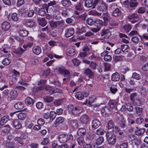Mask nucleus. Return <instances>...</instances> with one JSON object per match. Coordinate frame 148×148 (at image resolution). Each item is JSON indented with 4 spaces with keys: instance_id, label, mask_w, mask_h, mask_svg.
<instances>
[{
    "instance_id": "9b49d317",
    "label": "nucleus",
    "mask_w": 148,
    "mask_h": 148,
    "mask_svg": "<svg viewBox=\"0 0 148 148\" xmlns=\"http://www.w3.org/2000/svg\"><path fill=\"white\" fill-rule=\"evenodd\" d=\"M10 27V23L6 21L3 22L1 25L2 29L6 31Z\"/></svg>"
},
{
    "instance_id": "0eeeda50",
    "label": "nucleus",
    "mask_w": 148,
    "mask_h": 148,
    "mask_svg": "<svg viewBox=\"0 0 148 148\" xmlns=\"http://www.w3.org/2000/svg\"><path fill=\"white\" fill-rule=\"evenodd\" d=\"M23 24L27 27H33L35 25V23L33 21L29 19L25 20Z\"/></svg>"
},
{
    "instance_id": "69168bd1",
    "label": "nucleus",
    "mask_w": 148,
    "mask_h": 148,
    "mask_svg": "<svg viewBox=\"0 0 148 148\" xmlns=\"http://www.w3.org/2000/svg\"><path fill=\"white\" fill-rule=\"evenodd\" d=\"M137 97V95L136 93H132L130 95L131 100L133 101H135Z\"/></svg>"
},
{
    "instance_id": "6e6552de",
    "label": "nucleus",
    "mask_w": 148,
    "mask_h": 148,
    "mask_svg": "<svg viewBox=\"0 0 148 148\" xmlns=\"http://www.w3.org/2000/svg\"><path fill=\"white\" fill-rule=\"evenodd\" d=\"M102 36H104L105 38H108L111 35V32L108 29H105L103 30L101 33Z\"/></svg>"
},
{
    "instance_id": "f704fd0d",
    "label": "nucleus",
    "mask_w": 148,
    "mask_h": 148,
    "mask_svg": "<svg viewBox=\"0 0 148 148\" xmlns=\"http://www.w3.org/2000/svg\"><path fill=\"white\" fill-rule=\"evenodd\" d=\"M121 11L118 8L116 9L112 12V15L114 16H117L120 15Z\"/></svg>"
},
{
    "instance_id": "e433bc0d",
    "label": "nucleus",
    "mask_w": 148,
    "mask_h": 148,
    "mask_svg": "<svg viewBox=\"0 0 148 148\" xmlns=\"http://www.w3.org/2000/svg\"><path fill=\"white\" fill-rule=\"evenodd\" d=\"M11 18L10 17L9 20L11 18L14 21H17L18 19V17L17 16V14L16 13H13L11 16Z\"/></svg>"
},
{
    "instance_id": "473e14b6",
    "label": "nucleus",
    "mask_w": 148,
    "mask_h": 148,
    "mask_svg": "<svg viewBox=\"0 0 148 148\" xmlns=\"http://www.w3.org/2000/svg\"><path fill=\"white\" fill-rule=\"evenodd\" d=\"M44 101L50 103L53 101V98L49 96H46L43 98Z\"/></svg>"
},
{
    "instance_id": "5fc2aeb1",
    "label": "nucleus",
    "mask_w": 148,
    "mask_h": 148,
    "mask_svg": "<svg viewBox=\"0 0 148 148\" xmlns=\"http://www.w3.org/2000/svg\"><path fill=\"white\" fill-rule=\"evenodd\" d=\"M96 99V97L94 96H92L89 99L88 102V104L90 106L92 105V103H93Z\"/></svg>"
},
{
    "instance_id": "f03ea898",
    "label": "nucleus",
    "mask_w": 148,
    "mask_h": 148,
    "mask_svg": "<svg viewBox=\"0 0 148 148\" xmlns=\"http://www.w3.org/2000/svg\"><path fill=\"white\" fill-rule=\"evenodd\" d=\"M67 109L69 112L71 114L76 115L79 114L82 111L83 108L79 107H73L72 105L68 106Z\"/></svg>"
},
{
    "instance_id": "79ce46f5",
    "label": "nucleus",
    "mask_w": 148,
    "mask_h": 148,
    "mask_svg": "<svg viewBox=\"0 0 148 148\" xmlns=\"http://www.w3.org/2000/svg\"><path fill=\"white\" fill-rule=\"evenodd\" d=\"M104 138L103 137H101L98 138L96 141V143L97 145L101 144L103 142Z\"/></svg>"
},
{
    "instance_id": "bf43d9fd",
    "label": "nucleus",
    "mask_w": 148,
    "mask_h": 148,
    "mask_svg": "<svg viewBox=\"0 0 148 148\" xmlns=\"http://www.w3.org/2000/svg\"><path fill=\"white\" fill-rule=\"evenodd\" d=\"M105 131L103 130L101 128H99L96 131V133L98 135H102L104 133Z\"/></svg>"
},
{
    "instance_id": "20e7f679",
    "label": "nucleus",
    "mask_w": 148,
    "mask_h": 148,
    "mask_svg": "<svg viewBox=\"0 0 148 148\" xmlns=\"http://www.w3.org/2000/svg\"><path fill=\"white\" fill-rule=\"evenodd\" d=\"M107 6L103 1H101V4L97 7V10L103 13L107 12Z\"/></svg>"
},
{
    "instance_id": "f3484780",
    "label": "nucleus",
    "mask_w": 148,
    "mask_h": 148,
    "mask_svg": "<svg viewBox=\"0 0 148 148\" xmlns=\"http://www.w3.org/2000/svg\"><path fill=\"white\" fill-rule=\"evenodd\" d=\"M85 6L88 8H90L93 5V0H85Z\"/></svg>"
},
{
    "instance_id": "4468645a",
    "label": "nucleus",
    "mask_w": 148,
    "mask_h": 148,
    "mask_svg": "<svg viewBox=\"0 0 148 148\" xmlns=\"http://www.w3.org/2000/svg\"><path fill=\"white\" fill-rule=\"evenodd\" d=\"M103 19L104 21V25H107L109 20L110 19V16L107 12L104 13L103 14Z\"/></svg>"
},
{
    "instance_id": "58836bf2",
    "label": "nucleus",
    "mask_w": 148,
    "mask_h": 148,
    "mask_svg": "<svg viewBox=\"0 0 148 148\" xmlns=\"http://www.w3.org/2000/svg\"><path fill=\"white\" fill-rule=\"evenodd\" d=\"M1 50L5 53H7L9 51V48L7 45H5L1 49Z\"/></svg>"
},
{
    "instance_id": "2f4dec72",
    "label": "nucleus",
    "mask_w": 148,
    "mask_h": 148,
    "mask_svg": "<svg viewBox=\"0 0 148 148\" xmlns=\"http://www.w3.org/2000/svg\"><path fill=\"white\" fill-rule=\"evenodd\" d=\"M39 25L42 27L45 26L47 24V22L45 18L40 19L38 21Z\"/></svg>"
},
{
    "instance_id": "9d476101",
    "label": "nucleus",
    "mask_w": 148,
    "mask_h": 148,
    "mask_svg": "<svg viewBox=\"0 0 148 148\" xmlns=\"http://www.w3.org/2000/svg\"><path fill=\"white\" fill-rule=\"evenodd\" d=\"M80 121L81 123L86 124L89 121V119L87 115L86 114H84L80 117Z\"/></svg>"
},
{
    "instance_id": "39448f33",
    "label": "nucleus",
    "mask_w": 148,
    "mask_h": 148,
    "mask_svg": "<svg viewBox=\"0 0 148 148\" xmlns=\"http://www.w3.org/2000/svg\"><path fill=\"white\" fill-rule=\"evenodd\" d=\"M59 73L64 75L65 77H66V78L69 79L70 77L69 72L66 69L60 68L59 69Z\"/></svg>"
},
{
    "instance_id": "7ed1b4c3",
    "label": "nucleus",
    "mask_w": 148,
    "mask_h": 148,
    "mask_svg": "<svg viewBox=\"0 0 148 148\" xmlns=\"http://www.w3.org/2000/svg\"><path fill=\"white\" fill-rule=\"evenodd\" d=\"M106 136L107 140L108 143L111 145L114 144L116 141V138L114 135H112L110 136V134L109 132L106 133Z\"/></svg>"
},
{
    "instance_id": "37998d69",
    "label": "nucleus",
    "mask_w": 148,
    "mask_h": 148,
    "mask_svg": "<svg viewBox=\"0 0 148 148\" xmlns=\"http://www.w3.org/2000/svg\"><path fill=\"white\" fill-rule=\"evenodd\" d=\"M145 131L144 129H139L136 131V134L138 135H140L144 133Z\"/></svg>"
},
{
    "instance_id": "72a5a7b5",
    "label": "nucleus",
    "mask_w": 148,
    "mask_h": 148,
    "mask_svg": "<svg viewBox=\"0 0 148 148\" xmlns=\"http://www.w3.org/2000/svg\"><path fill=\"white\" fill-rule=\"evenodd\" d=\"M47 56L50 58H52L53 57L57 59H60L62 58V56L57 55L56 54H53L51 53H48L47 54Z\"/></svg>"
},
{
    "instance_id": "de8ad7c7",
    "label": "nucleus",
    "mask_w": 148,
    "mask_h": 148,
    "mask_svg": "<svg viewBox=\"0 0 148 148\" xmlns=\"http://www.w3.org/2000/svg\"><path fill=\"white\" fill-rule=\"evenodd\" d=\"M103 22L102 21L99 19H97L95 21V25L97 26L98 27L101 26L103 25Z\"/></svg>"
},
{
    "instance_id": "e2e57ef3",
    "label": "nucleus",
    "mask_w": 148,
    "mask_h": 148,
    "mask_svg": "<svg viewBox=\"0 0 148 148\" xmlns=\"http://www.w3.org/2000/svg\"><path fill=\"white\" fill-rule=\"evenodd\" d=\"M10 60L9 59L5 58L3 61L2 63L4 65H7L10 63Z\"/></svg>"
},
{
    "instance_id": "8fccbe9b",
    "label": "nucleus",
    "mask_w": 148,
    "mask_h": 148,
    "mask_svg": "<svg viewBox=\"0 0 148 148\" xmlns=\"http://www.w3.org/2000/svg\"><path fill=\"white\" fill-rule=\"evenodd\" d=\"M50 69H48L44 71L42 74V76L44 78L50 75Z\"/></svg>"
},
{
    "instance_id": "4be33fe9",
    "label": "nucleus",
    "mask_w": 148,
    "mask_h": 148,
    "mask_svg": "<svg viewBox=\"0 0 148 148\" xmlns=\"http://www.w3.org/2000/svg\"><path fill=\"white\" fill-rule=\"evenodd\" d=\"M46 81L45 80H41L38 83V85H41V86L38 88V90H42L45 88V86L44 84L46 82Z\"/></svg>"
},
{
    "instance_id": "b1692460",
    "label": "nucleus",
    "mask_w": 148,
    "mask_h": 148,
    "mask_svg": "<svg viewBox=\"0 0 148 148\" xmlns=\"http://www.w3.org/2000/svg\"><path fill=\"white\" fill-rule=\"evenodd\" d=\"M9 116H5L2 117L0 121V125H3L5 124L8 120Z\"/></svg>"
},
{
    "instance_id": "338daca9",
    "label": "nucleus",
    "mask_w": 148,
    "mask_h": 148,
    "mask_svg": "<svg viewBox=\"0 0 148 148\" xmlns=\"http://www.w3.org/2000/svg\"><path fill=\"white\" fill-rule=\"evenodd\" d=\"M16 77L15 76V75H12V76L10 77V83L12 84L13 83L16 81Z\"/></svg>"
},
{
    "instance_id": "5701e85b",
    "label": "nucleus",
    "mask_w": 148,
    "mask_h": 148,
    "mask_svg": "<svg viewBox=\"0 0 148 148\" xmlns=\"http://www.w3.org/2000/svg\"><path fill=\"white\" fill-rule=\"evenodd\" d=\"M125 108L129 111L132 110L133 109L132 106L129 103H127L125 106H123L121 108V110H124V108Z\"/></svg>"
},
{
    "instance_id": "ddd939ff",
    "label": "nucleus",
    "mask_w": 148,
    "mask_h": 148,
    "mask_svg": "<svg viewBox=\"0 0 148 148\" xmlns=\"http://www.w3.org/2000/svg\"><path fill=\"white\" fill-rule=\"evenodd\" d=\"M47 10L48 8L47 7H42V8L39 9V10L38 12V13L41 16H44L46 14V11L45 10Z\"/></svg>"
},
{
    "instance_id": "6e6d98bb",
    "label": "nucleus",
    "mask_w": 148,
    "mask_h": 148,
    "mask_svg": "<svg viewBox=\"0 0 148 148\" xmlns=\"http://www.w3.org/2000/svg\"><path fill=\"white\" fill-rule=\"evenodd\" d=\"M103 1L102 0H94L93 2V5L92 8L94 9L95 8V6L98 4L99 5L101 4V1Z\"/></svg>"
},
{
    "instance_id": "423d86ee",
    "label": "nucleus",
    "mask_w": 148,
    "mask_h": 148,
    "mask_svg": "<svg viewBox=\"0 0 148 148\" xmlns=\"http://www.w3.org/2000/svg\"><path fill=\"white\" fill-rule=\"evenodd\" d=\"M100 125V121L97 120H93L92 122V127L93 130L97 129L99 126Z\"/></svg>"
},
{
    "instance_id": "c9c22d12",
    "label": "nucleus",
    "mask_w": 148,
    "mask_h": 148,
    "mask_svg": "<svg viewBox=\"0 0 148 148\" xmlns=\"http://www.w3.org/2000/svg\"><path fill=\"white\" fill-rule=\"evenodd\" d=\"M86 132V130L84 128H80L78 130L77 134L79 136H82Z\"/></svg>"
},
{
    "instance_id": "2eb2a0df",
    "label": "nucleus",
    "mask_w": 148,
    "mask_h": 148,
    "mask_svg": "<svg viewBox=\"0 0 148 148\" xmlns=\"http://www.w3.org/2000/svg\"><path fill=\"white\" fill-rule=\"evenodd\" d=\"M138 18V16L137 14H134L129 16L128 17V18L130 20H131V22L133 23L136 22V19H137Z\"/></svg>"
},
{
    "instance_id": "bb28decb",
    "label": "nucleus",
    "mask_w": 148,
    "mask_h": 148,
    "mask_svg": "<svg viewBox=\"0 0 148 148\" xmlns=\"http://www.w3.org/2000/svg\"><path fill=\"white\" fill-rule=\"evenodd\" d=\"M23 104L21 102H18L16 103L14 106V108L17 109L21 110L23 108Z\"/></svg>"
},
{
    "instance_id": "ea45409f",
    "label": "nucleus",
    "mask_w": 148,
    "mask_h": 148,
    "mask_svg": "<svg viewBox=\"0 0 148 148\" xmlns=\"http://www.w3.org/2000/svg\"><path fill=\"white\" fill-rule=\"evenodd\" d=\"M132 77L133 78L137 80H139L141 79L140 75L136 72H134L133 73Z\"/></svg>"
},
{
    "instance_id": "6ab92c4d",
    "label": "nucleus",
    "mask_w": 148,
    "mask_h": 148,
    "mask_svg": "<svg viewBox=\"0 0 148 148\" xmlns=\"http://www.w3.org/2000/svg\"><path fill=\"white\" fill-rule=\"evenodd\" d=\"M117 103L115 100H112L110 101L108 105L110 109L116 108Z\"/></svg>"
},
{
    "instance_id": "09e8293b",
    "label": "nucleus",
    "mask_w": 148,
    "mask_h": 148,
    "mask_svg": "<svg viewBox=\"0 0 148 148\" xmlns=\"http://www.w3.org/2000/svg\"><path fill=\"white\" fill-rule=\"evenodd\" d=\"M19 33L20 35L22 36H26L29 32L27 31L21 30L19 31Z\"/></svg>"
},
{
    "instance_id": "aec40b11",
    "label": "nucleus",
    "mask_w": 148,
    "mask_h": 148,
    "mask_svg": "<svg viewBox=\"0 0 148 148\" xmlns=\"http://www.w3.org/2000/svg\"><path fill=\"white\" fill-rule=\"evenodd\" d=\"M33 51L34 53L38 55L41 52V49L38 46H35L33 47Z\"/></svg>"
},
{
    "instance_id": "864d4df0",
    "label": "nucleus",
    "mask_w": 148,
    "mask_h": 148,
    "mask_svg": "<svg viewBox=\"0 0 148 148\" xmlns=\"http://www.w3.org/2000/svg\"><path fill=\"white\" fill-rule=\"evenodd\" d=\"M130 1V6L131 8L136 6L138 4V2L136 1Z\"/></svg>"
},
{
    "instance_id": "603ef678",
    "label": "nucleus",
    "mask_w": 148,
    "mask_h": 148,
    "mask_svg": "<svg viewBox=\"0 0 148 148\" xmlns=\"http://www.w3.org/2000/svg\"><path fill=\"white\" fill-rule=\"evenodd\" d=\"M60 92V90L58 88H53L49 90V93L51 94H52L56 92L59 93Z\"/></svg>"
},
{
    "instance_id": "c756f323",
    "label": "nucleus",
    "mask_w": 148,
    "mask_h": 148,
    "mask_svg": "<svg viewBox=\"0 0 148 148\" xmlns=\"http://www.w3.org/2000/svg\"><path fill=\"white\" fill-rule=\"evenodd\" d=\"M84 96V95L81 92H77L75 95L76 98L79 100L82 99Z\"/></svg>"
},
{
    "instance_id": "a878e982",
    "label": "nucleus",
    "mask_w": 148,
    "mask_h": 148,
    "mask_svg": "<svg viewBox=\"0 0 148 148\" xmlns=\"http://www.w3.org/2000/svg\"><path fill=\"white\" fill-rule=\"evenodd\" d=\"M61 3L63 6L66 7L69 6L71 4V2L69 0H62Z\"/></svg>"
},
{
    "instance_id": "412c9836",
    "label": "nucleus",
    "mask_w": 148,
    "mask_h": 148,
    "mask_svg": "<svg viewBox=\"0 0 148 148\" xmlns=\"http://www.w3.org/2000/svg\"><path fill=\"white\" fill-rule=\"evenodd\" d=\"M25 104L28 106H31L33 104L34 101L32 99L29 97H27L25 99Z\"/></svg>"
},
{
    "instance_id": "4c0bfd02",
    "label": "nucleus",
    "mask_w": 148,
    "mask_h": 148,
    "mask_svg": "<svg viewBox=\"0 0 148 148\" xmlns=\"http://www.w3.org/2000/svg\"><path fill=\"white\" fill-rule=\"evenodd\" d=\"M85 73L89 76V77H91L93 75V72L91 71V70L89 69H87L85 70Z\"/></svg>"
},
{
    "instance_id": "49530a36",
    "label": "nucleus",
    "mask_w": 148,
    "mask_h": 148,
    "mask_svg": "<svg viewBox=\"0 0 148 148\" xmlns=\"http://www.w3.org/2000/svg\"><path fill=\"white\" fill-rule=\"evenodd\" d=\"M70 123L71 126L74 128H76L78 126V123L75 120H71L70 122Z\"/></svg>"
},
{
    "instance_id": "052dcab7",
    "label": "nucleus",
    "mask_w": 148,
    "mask_h": 148,
    "mask_svg": "<svg viewBox=\"0 0 148 148\" xmlns=\"http://www.w3.org/2000/svg\"><path fill=\"white\" fill-rule=\"evenodd\" d=\"M49 142V140L48 138H44L41 144L43 145H47Z\"/></svg>"
},
{
    "instance_id": "f257e3e1",
    "label": "nucleus",
    "mask_w": 148,
    "mask_h": 148,
    "mask_svg": "<svg viewBox=\"0 0 148 148\" xmlns=\"http://www.w3.org/2000/svg\"><path fill=\"white\" fill-rule=\"evenodd\" d=\"M73 138V136L72 134H70L68 135L64 134L60 135L58 138L59 141L62 143H65L67 141L72 140Z\"/></svg>"
},
{
    "instance_id": "774afa93",
    "label": "nucleus",
    "mask_w": 148,
    "mask_h": 148,
    "mask_svg": "<svg viewBox=\"0 0 148 148\" xmlns=\"http://www.w3.org/2000/svg\"><path fill=\"white\" fill-rule=\"evenodd\" d=\"M56 115V114L55 112H51L50 114V120L52 119V120H53L55 118Z\"/></svg>"
},
{
    "instance_id": "a19ab883",
    "label": "nucleus",
    "mask_w": 148,
    "mask_h": 148,
    "mask_svg": "<svg viewBox=\"0 0 148 148\" xmlns=\"http://www.w3.org/2000/svg\"><path fill=\"white\" fill-rule=\"evenodd\" d=\"M10 94L11 97L12 99H15L17 97V92L15 90L11 91Z\"/></svg>"
},
{
    "instance_id": "c85d7f7f",
    "label": "nucleus",
    "mask_w": 148,
    "mask_h": 148,
    "mask_svg": "<svg viewBox=\"0 0 148 148\" xmlns=\"http://www.w3.org/2000/svg\"><path fill=\"white\" fill-rule=\"evenodd\" d=\"M89 14L90 15L100 16L101 15V13L98 12L95 10H92L89 12Z\"/></svg>"
},
{
    "instance_id": "dca6fc26",
    "label": "nucleus",
    "mask_w": 148,
    "mask_h": 148,
    "mask_svg": "<svg viewBox=\"0 0 148 148\" xmlns=\"http://www.w3.org/2000/svg\"><path fill=\"white\" fill-rule=\"evenodd\" d=\"M74 32V31L73 28H69L65 33L66 36L67 38L73 35Z\"/></svg>"
},
{
    "instance_id": "7c9ffc66",
    "label": "nucleus",
    "mask_w": 148,
    "mask_h": 148,
    "mask_svg": "<svg viewBox=\"0 0 148 148\" xmlns=\"http://www.w3.org/2000/svg\"><path fill=\"white\" fill-rule=\"evenodd\" d=\"M86 31V28L84 26H82L81 28H77L76 33L78 34H81Z\"/></svg>"
},
{
    "instance_id": "13d9d810",
    "label": "nucleus",
    "mask_w": 148,
    "mask_h": 148,
    "mask_svg": "<svg viewBox=\"0 0 148 148\" xmlns=\"http://www.w3.org/2000/svg\"><path fill=\"white\" fill-rule=\"evenodd\" d=\"M64 119L63 118L61 117H60L56 119L55 124L56 125L57 123H62Z\"/></svg>"
},
{
    "instance_id": "a18cd8bd",
    "label": "nucleus",
    "mask_w": 148,
    "mask_h": 148,
    "mask_svg": "<svg viewBox=\"0 0 148 148\" xmlns=\"http://www.w3.org/2000/svg\"><path fill=\"white\" fill-rule=\"evenodd\" d=\"M110 90L112 93L114 94L117 91V87L115 85H112L110 87Z\"/></svg>"
},
{
    "instance_id": "393cba45",
    "label": "nucleus",
    "mask_w": 148,
    "mask_h": 148,
    "mask_svg": "<svg viewBox=\"0 0 148 148\" xmlns=\"http://www.w3.org/2000/svg\"><path fill=\"white\" fill-rule=\"evenodd\" d=\"M67 54L69 56H73L75 54V50L72 48H68L66 50Z\"/></svg>"
},
{
    "instance_id": "3c124183",
    "label": "nucleus",
    "mask_w": 148,
    "mask_h": 148,
    "mask_svg": "<svg viewBox=\"0 0 148 148\" xmlns=\"http://www.w3.org/2000/svg\"><path fill=\"white\" fill-rule=\"evenodd\" d=\"M16 115H18V118L21 120L24 119L26 117V114L23 113H20Z\"/></svg>"
},
{
    "instance_id": "4d7b16f0",
    "label": "nucleus",
    "mask_w": 148,
    "mask_h": 148,
    "mask_svg": "<svg viewBox=\"0 0 148 148\" xmlns=\"http://www.w3.org/2000/svg\"><path fill=\"white\" fill-rule=\"evenodd\" d=\"M77 141L79 145H82L85 143L83 140V138L82 137H79L77 139Z\"/></svg>"
},
{
    "instance_id": "f8f14e48",
    "label": "nucleus",
    "mask_w": 148,
    "mask_h": 148,
    "mask_svg": "<svg viewBox=\"0 0 148 148\" xmlns=\"http://www.w3.org/2000/svg\"><path fill=\"white\" fill-rule=\"evenodd\" d=\"M120 78V76L119 74L115 72L111 76L112 80L114 82H116L119 80Z\"/></svg>"
},
{
    "instance_id": "680f3d73",
    "label": "nucleus",
    "mask_w": 148,
    "mask_h": 148,
    "mask_svg": "<svg viewBox=\"0 0 148 148\" xmlns=\"http://www.w3.org/2000/svg\"><path fill=\"white\" fill-rule=\"evenodd\" d=\"M64 101V100L63 99L56 100L54 101V103L55 105L59 106Z\"/></svg>"
},
{
    "instance_id": "c03bdc74",
    "label": "nucleus",
    "mask_w": 148,
    "mask_h": 148,
    "mask_svg": "<svg viewBox=\"0 0 148 148\" xmlns=\"http://www.w3.org/2000/svg\"><path fill=\"white\" fill-rule=\"evenodd\" d=\"M33 42H28L24 44L23 46V47L24 49H28L31 47L33 46Z\"/></svg>"
},
{
    "instance_id": "1a4fd4ad",
    "label": "nucleus",
    "mask_w": 148,
    "mask_h": 148,
    "mask_svg": "<svg viewBox=\"0 0 148 148\" xmlns=\"http://www.w3.org/2000/svg\"><path fill=\"white\" fill-rule=\"evenodd\" d=\"M12 124L13 125V127L16 129H19L21 127V124L20 123L18 119L14 120Z\"/></svg>"
},
{
    "instance_id": "cd10ccee",
    "label": "nucleus",
    "mask_w": 148,
    "mask_h": 148,
    "mask_svg": "<svg viewBox=\"0 0 148 148\" xmlns=\"http://www.w3.org/2000/svg\"><path fill=\"white\" fill-rule=\"evenodd\" d=\"M25 50H23L21 47H18L15 49L14 51V53L18 54H21L23 53L24 51Z\"/></svg>"
},
{
    "instance_id": "0e129e2a",
    "label": "nucleus",
    "mask_w": 148,
    "mask_h": 148,
    "mask_svg": "<svg viewBox=\"0 0 148 148\" xmlns=\"http://www.w3.org/2000/svg\"><path fill=\"white\" fill-rule=\"evenodd\" d=\"M49 24L51 27H56L57 26L58 22L54 21H51L49 22Z\"/></svg>"
},
{
    "instance_id": "a211bd4d",
    "label": "nucleus",
    "mask_w": 148,
    "mask_h": 148,
    "mask_svg": "<svg viewBox=\"0 0 148 148\" xmlns=\"http://www.w3.org/2000/svg\"><path fill=\"white\" fill-rule=\"evenodd\" d=\"M111 109L108 107L105 106L102 108L101 110V112L103 113V114H109L110 112Z\"/></svg>"
}]
</instances>
